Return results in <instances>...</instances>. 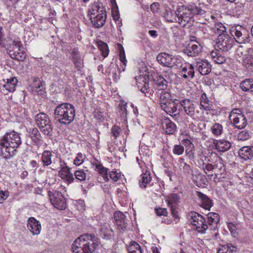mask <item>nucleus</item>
I'll list each match as a JSON object with an SVG mask.
<instances>
[{
  "instance_id": "obj_45",
  "label": "nucleus",
  "mask_w": 253,
  "mask_h": 253,
  "mask_svg": "<svg viewBox=\"0 0 253 253\" xmlns=\"http://www.w3.org/2000/svg\"><path fill=\"white\" fill-rule=\"evenodd\" d=\"M129 253H142V250L140 246L134 241H131V244L128 248Z\"/></svg>"
},
{
  "instance_id": "obj_64",
  "label": "nucleus",
  "mask_w": 253,
  "mask_h": 253,
  "mask_svg": "<svg viewBox=\"0 0 253 253\" xmlns=\"http://www.w3.org/2000/svg\"><path fill=\"white\" fill-rule=\"evenodd\" d=\"M109 176L114 181H116L119 179V174L116 171H112L109 172Z\"/></svg>"
},
{
  "instance_id": "obj_22",
  "label": "nucleus",
  "mask_w": 253,
  "mask_h": 253,
  "mask_svg": "<svg viewBox=\"0 0 253 253\" xmlns=\"http://www.w3.org/2000/svg\"><path fill=\"white\" fill-rule=\"evenodd\" d=\"M239 156L244 160H251L253 158V146H245L238 151Z\"/></svg>"
},
{
  "instance_id": "obj_29",
  "label": "nucleus",
  "mask_w": 253,
  "mask_h": 253,
  "mask_svg": "<svg viewBox=\"0 0 253 253\" xmlns=\"http://www.w3.org/2000/svg\"><path fill=\"white\" fill-rule=\"evenodd\" d=\"M100 235L104 239L108 240L113 235V231L109 224H103L100 226Z\"/></svg>"
},
{
  "instance_id": "obj_46",
  "label": "nucleus",
  "mask_w": 253,
  "mask_h": 253,
  "mask_svg": "<svg viewBox=\"0 0 253 253\" xmlns=\"http://www.w3.org/2000/svg\"><path fill=\"white\" fill-rule=\"evenodd\" d=\"M98 46L100 50L101 51L102 56L104 57H107L109 51L107 43L102 41H100L98 42Z\"/></svg>"
},
{
  "instance_id": "obj_2",
  "label": "nucleus",
  "mask_w": 253,
  "mask_h": 253,
  "mask_svg": "<svg viewBox=\"0 0 253 253\" xmlns=\"http://www.w3.org/2000/svg\"><path fill=\"white\" fill-rule=\"evenodd\" d=\"M20 134L12 130L6 132L0 138V156L8 159L14 156L17 149L21 144Z\"/></svg>"
},
{
  "instance_id": "obj_62",
  "label": "nucleus",
  "mask_w": 253,
  "mask_h": 253,
  "mask_svg": "<svg viewBox=\"0 0 253 253\" xmlns=\"http://www.w3.org/2000/svg\"><path fill=\"white\" fill-rule=\"evenodd\" d=\"M203 169L205 170V172H207V171H208L209 172L212 171L214 169V167L213 166V165H212L211 164H205L204 163L203 164Z\"/></svg>"
},
{
  "instance_id": "obj_44",
  "label": "nucleus",
  "mask_w": 253,
  "mask_h": 253,
  "mask_svg": "<svg viewBox=\"0 0 253 253\" xmlns=\"http://www.w3.org/2000/svg\"><path fill=\"white\" fill-rule=\"evenodd\" d=\"M200 105L201 108L205 110H210L211 108L210 104H209V100L205 93H203L201 95Z\"/></svg>"
},
{
  "instance_id": "obj_21",
  "label": "nucleus",
  "mask_w": 253,
  "mask_h": 253,
  "mask_svg": "<svg viewBox=\"0 0 253 253\" xmlns=\"http://www.w3.org/2000/svg\"><path fill=\"white\" fill-rule=\"evenodd\" d=\"M27 227L33 235L39 234L42 228L40 222L33 217H31L28 219Z\"/></svg>"
},
{
  "instance_id": "obj_32",
  "label": "nucleus",
  "mask_w": 253,
  "mask_h": 253,
  "mask_svg": "<svg viewBox=\"0 0 253 253\" xmlns=\"http://www.w3.org/2000/svg\"><path fill=\"white\" fill-rule=\"evenodd\" d=\"M93 166H95L96 170L99 172V173L102 176L104 179L108 181L109 180L108 178V171L109 169L106 168H105L103 165L100 163H92Z\"/></svg>"
},
{
  "instance_id": "obj_56",
  "label": "nucleus",
  "mask_w": 253,
  "mask_h": 253,
  "mask_svg": "<svg viewBox=\"0 0 253 253\" xmlns=\"http://www.w3.org/2000/svg\"><path fill=\"white\" fill-rule=\"evenodd\" d=\"M84 161V156L81 153H79L77 154V157L74 160V164L76 166H79Z\"/></svg>"
},
{
  "instance_id": "obj_7",
  "label": "nucleus",
  "mask_w": 253,
  "mask_h": 253,
  "mask_svg": "<svg viewBox=\"0 0 253 253\" xmlns=\"http://www.w3.org/2000/svg\"><path fill=\"white\" fill-rule=\"evenodd\" d=\"M229 119L235 127L242 129L247 125V119L240 109L233 110L229 116Z\"/></svg>"
},
{
  "instance_id": "obj_27",
  "label": "nucleus",
  "mask_w": 253,
  "mask_h": 253,
  "mask_svg": "<svg viewBox=\"0 0 253 253\" xmlns=\"http://www.w3.org/2000/svg\"><path fill=\"white\" fill-rule=\"evenodd\" d=\"M162 124L163 129L168 134H172L176 130V125L169 119H165Z\"/></svg>"
},
{
  "instance_id": "obj_48",
  "label": "nucleus",
  "mask_w": 253,
  "mask_h": 253,
  "mask_svg": "<svg viewBox=\"0 0 253 253\" xmlns=\"http://www.w3.org/2000/svg\"><path fill=\"white\" fill-rule=\"evenodd\" d=\"M76 178L80 181H84L86 177V174L83 169L76 170L74 172Z\"/></svg>"
},
{
  "instance_id": "obj_33",
  "label": "nucleus",
  "mask_w": 253,
  "mask_h": 253,
  "mask_svg": "<svg viewBox=\"0 0 253 253\" xmlns=\"http://www.w3.org/2000/svg\"><path fill=\"white\" fill-rule=\"evenodd\" d=\"M51 152L49 150L44 151L41 157V160L43 166H48L52 163L51 157H52Z\"/></svg>"
},
{
  "instance_id": "obj_11",
  "label": "nucleus",
  "mask_w": 253,
  "mask_h": 253,
  "mask_svg": "<svg viewBox=\"0 0 253 253\" xmlns=\"http://www.w3.org/2000/svg\"><path fill=\"white\" fill-rule=\"evenodd\" d=\"M115 222L121 231H125L127 229L128 219L126 216L120 211H117L114 214Z\"/></svg>"
},
{
  "instance_id": "obj_59",
  "label": "nucleus",
  "mask_w": 253,
  "mask_h": 253,
  "mask_svg": "<svg viewBox=\"0 0 253 253\" xmlns=\"http://www.w3.org/2000/svg\"><path fill=\"white\" fill-rule=\"evenodd\" d=\"M160 5L158 2H155L152 3L150 5V9L153 13H158Z\"/></svg>"
},
{
  "instance_id": "obj_58",
  "label": "nucleus",
  "mask_w": 253,
  "mask_h": 253,
  "mask_svg": "<svg viewBox=\"0 0 253 253\" xmlns=\"http://www.w3.org/2000/svg\"><path fill=\"white\" fill-rule=\"evenodd\" d=\"M9 196V192L8 191H0V204H2L3 203L4 201L6 199V198Z\"/></svg>"
},
{
  "instance_id": "obj_28",
  "label": "nucleus",
  "mask_w": 253,
  "mask_h": 253,
  "mask_svg": "<svg viewBox=\"0 0 253 253\" xmlns=\"http://www.w3.org/2000/svg\"><path fill=\"white\" fill-rule=\"evenodd\" d=\"M194 67L192 64H188L186 66L182 67L180 71V75L184 79L188 77L192 79L194 77Z\"/></svg>"
},
{
  "instance_id": "obj_18",
  "label": "nucleus",
  "mask_w": 253,
  "mask_h": 253,
  "mask_svg": "<svg viewBox=\"0 0 253 253\" xmlns=\"http://www.w3.org/2000/svg\"><path fill=\"white\" fill-rule=\"evenodd\" d=\"M89 17L93 26L95 28H100L104 25L107 14L106 13H102L101 14Z\"/></svg>"
},
{
  "instance_id": "obj_54",
  "label": "nucleus",
  "mask_w": 253,
  "mask_h": 253,
  "mask_svg": "<svg viewBox=\"0 0 253 253\" xmlns=\"http://www.w3.org/2000/svg\"><path fill=\"white\" fill-rule=\"evenodd\" d=\"M171 63L172 64L171 65L170 68H172L174 66H176L177 67L181 68L182 67V63L181 60L174 56H173Z\"/></svg>"
},
{
  "instance_id": "obj_4",
  "label": "nucleus",
  "mask_w": 253,
  "mask_h": 253,
  "mask_svg": "<svg viewBox=\"0 0 253 253\" xmlns=\"http://www.w3.org/2000/svg\"><path fill=\"white\" fill-rule=\"evenodd\" d=\"M75 109L68 103H63L57 105L54 110V118L61 125H68L74 120Z\"/></svg>"
},
{
  "instance_id": "obj_31",
  "label": "nucleus",
  "mask_w": 253,
  "mask_h": 253,
  "mask_svg": "<svg viewBox=\"0 0 253 253\" xmlns=\"http://www.w3.org/2000/svg\"><path fill=\"white\" fill-rule=\"evenodd\" d=\"M163 17L165 20L170 23L177 22V16L175 11H172L170 8L167 7L163 13Z\"/></svg>"
},
{
  "instance_id": "obj_39",
  "label": "nucleus",
  "mask_w": 253,
  "mask_h": 253,
  "mask_svg": "<svg viewBox=\"0 0 253 253\" xmlns=\"http://www.w3.org/2000/svg\"><path fill=\"white\" fill-rule=\"evenodd\" d=\"M151 180V176L149 172H146L141 175V179L139 180L140 186L141 188H146L148 183Z\"/></svg>"
},
{
  "instance_id": "obj_63",
  "label": "nucleus",
  "mask_w": 253,
  "mask_h": 253,
  "mask_svg": "<svg viewBox=\"0 0 253 253\" xmlns=\"http://www.w3.org/2000/svg\"><path fill=\"white\" fill-rule=\"evenodd\" d=\"M156 214L159 216L165 215L166 216L168 214L167 210L166 209H155Z\"/></svg>"
},
{
  "instance_id": "obj_37",
  "label": "nucleus",
  "mask_w": 253,
  "mask_h": 253,
  "mask_svg": "<svg viewBox=\"0 0 253 253\" xmlns=\"http://www.w3.org/2000/svg\"><path fill=\"white\" fill-rule=\"evenodd\" d=\"M170 94L166 91H162L160 95V101L161 107H163V106L166 105V104L169 103L172 100L170 99Z\"/></svg>"
},
{
  "instance_id": "obj_14",
  "label": "nucleus",
  "mask_w": 253,
  "mask_h": 253,
  "mask_svg": "<svg viewBox=\"0 0 253 253\" xmlns=\"http://www.w3.org/2000/svg\"><path fill=\"white\" fill-rule=\"evenodd\" d=\"M196 196L198 197L199 205L203 208L210 211L213 206L212 201L207 195L200 191L196 192Z\"/></svg>"
},
{
  "instance_id": "obj_3",
  "label": "nucleus",
  "mask_w": 253,
  "mask_h": 253,
  "mask_svg": "<svg viewBox=\"0 0 253 253\" xmlns=\"http://www.w3.org/2000/svg\"><path fill=\"white\" fill-rule=\"evenodd\" d=\"M100 245L99 239L93 234H86L77 238L72 245L74 253H92Z\"/></svg>"
},
{
  "instance_id": "obj_47",
  "label": "nucleus",
  "mask_w": 253,
  "mask_h": 253,
  "mask_svg": "<svg viewBox=\"0 0 253 253\" xmlns=\"http://www.w3.org/2000/svg\"><path fill=\"white\" fill-rule=\"evenodd\" d=\"M126 105V103L124 104V103H122L119 106V112L120 114L122 120L124 122H126V118L127 115Z\"/></svg>"
},
{
  "instance_id": "obj_53",
  "label": "nucleus",
  "mask_w": 253,
  "mask_h": 253,
  "mask_svg": "<svg viewBox=\"0 0 253 253\" xmlns=\"http://www.w3.org/2000/svg\"><path fill=\"white\" fill-rule=\"evenodd\" d=\"M184 147L181 145H175L173 149V153L177 155H181L184 152Z\"/></svg>"
},
{
  "instance_id": "obj_1",
  "label": "nucleus",
  "mask_w": 253,
  "mask_h": 253,
  "mask_svg": "<svg viewBox=\"0 0 253 253\" xmlns=\"http://www.w3.org/2000/svg\"><path fill=\"white\" fill-rule=\"evenodd\" d=\"M189 216L192 224L196 226V230L202 234H205L208 229L215 230L218 228L219 215L215 212H209L205 216L195 211H191Z\"/></svg>"
},
{
  "instance_id": "obj_6",
  "label": "nucleus",
  "mask_w": 253,
  "mask_h": 253,
  "mask_svg": "<svg viewBox=\"0 0 253 253\" xmlns=\"http://www.w3.org/2000/svg\"><path fill=\"white\" fill-rule=\"evenodd\" d=\"M22 47V44L20 41L14 40L9 43L7 52L12 59L23 61L26 58V53L23 51H21L20 48Z\"/></svg>"
},
{
  "instance_id": "obj_15",
  "label": "nucleus",
  "mask_w": 253,
  "mask_h": 253,
  "mask_svg": "<svg viewBox=\"0 0 253 253\" xmlns=\"http://www.w3.org/2000/svg\"><path fill=\"white\" fill-rule=\"evenodd\" d=\"M179 107L183 108L187 115L190 117L194 116L195 112V106L193 101L190 99H183L180 101Z\"/></svg>"
},
{
  "instance_id": "obj_30",
  "label": "nucleus",
  "mask_w": 253,
  "mask_h": 253,
  "mask_svg": "<svg viewBox=\"0 0 253 253\" xmlns=\"http://www.w3.org/2000/svg\"><path fill=\"white\" fill-rule=\"evenodd\" d=\"M214 144L216 149L222 152L228 150L231 146L230 142L224 139L217 140Z\"/></svg>"
},
{
  "instance_id": "obj_50",
  "label": "nucleus",
  "mask_w": 253,
  "mask_h": 253,
  "mask_svg": "<svg viewBox=\"0 0 253 253\" xmlns=\"http://www.w3.org/2000/svg\"><path fill=\"white\" fill-rule=\"evenodd\" d=\"M222 126L221 125L215 123L211 127L212 132L215 135H219L222 132Z\"/></svg>"
},
{
  "instance_id": "obj_60",
  "label": "nucleus",
  "mask_w": 253,
  "mask_h": 253,
  "mask_svg": "<svg viewBox=\"0 0 253 253\" xmlns=\"http://www.w3.org/2000/svg\"><path fill=\"white\" fill-rule=\"evenodd\" d=\"M215 33L219 34V35L221 34H226V27L222 24H219L218 25V27L216 29Z\"/></svg>"
},
{
  "instance_id": "obj_57",
  "label": "nucleus",
  "mask_w": 253,
  "mask_h": 253,
  "mask_svg": "<svg viewBox=\"0 0 253 253\" xmlns=\"http://www.w3.org/2000/svg\"><path fill=\"white\" fill-rule=\"evenodd\" d=\"M61 177L62 179L67 181L69 183H72L75 180L73 174L71 172L68 174H65L64 176H61Z\"/></svg>"
},
{
  "instance_id": "obj_8",
  "label": "nucleus",
  "mask_w": 253,
  "mask_h": 253,
  "mask_svg": "<svg viewBox=\"0 0 253 253\" xmlns=\"http://www.w3.org/2000/svg\"><path fill=\"white\" fill-rule=\"evenodd\" d=\"M48 197L52 205L58 210H65L66 202L64 195L58 191H48Z\"/></svg>"
},
{
  "instance_id": "obj_20",
  "label": "nucleus",
  "mask_w": 253,
  "mask_h": 253,
  "mask_svg": "<svg viewBox=\"0 0 253 253\" xmlns=\"http://www.w3.org/2000/svg\"><path fill=\"white\" fill-rule=\"evenodd\" d=\"M173 56L167 53L166 52H162L157 56V60L162 66L167 67H171L172 61Z\"/></svg>"
},
{
  "instance_id": "obj_12",
  "label": "nucleus",
  "mask_w": 253,
  "mask_h": 253,
  "mask_svg": "<svg viewBox=\"0 0 253 253\" xmlns=\"http://www.w3.org/2000/svg\"><path fill=\"white\" fill-rule=\"evenodd\" d=\"M194 68L198 71L202 75H206L209 74L211 70V66L207 60L202 59H199L195 63Z\"/></svg>"
},
{
  "instance_id": "obj_17",
  "label": "nucleus",
  "mask_w": 253,
  "mask_h": 253,
  "mask_svg": "<svg viewBox=\"0 0 253 253\" xmlns=\"http://www.w3.org/2000/svg\"><path fill=\"white\" fill-rule=\"evenodd\" d=\"M71 57L75 68L80 71L84 67V59L79 51L74 48L71 52Z\"/></svg>"
},
{
  "instance_id": "obj_55",
  "label": "nucleus",
  "mask_w": 253,
  "mask_h": 253,
  "mask_svg": "<svg viewBox=\"0 0 253 253\" xmlns=\"http://www.w3.org/2000/svg\"><path fill=\"white\" fill-rule=\"evenodd\" d=\"M121 131V128L116 125H114L111 128V133L113 136L116 139L119 135Z\"/></svg>"
},
{
  "instance_id": "obj_5",
  "label": "nucleus",
  "mask_w": 253,
  "mask_h": 253,
  "mask_svg": "<svg viewBox=\"0 0 253 253\" xmlns=\"http://www.w3.org/2000/svg\"><path fill=\"white\" fill-rule=\"evenodd\" d=\"M35 121L41 131L44 134L51 136L53 127L49 117L44 113H40L35 117Z\"/></svg>"
},
{
  "instance_id": "obj_51",
  "label": "nucleus",
  "mask_w": 253,
  "mask_h": 253,
  "mask_svg": "<svg viewBox=\"0 0 253 253\" xmlns=\"http://www.w3.org/2000/svg\"><path fill=\"white\" fill-rule=\"evenodd\" d=\"M187 9L190 11V14L192 16V15L201 14L202 9L197 6H190L188 7Z\"/></svg>"
},
{
  "instance_id": "obj_10",
  "label": "nucleus",
  "mask_w": 253,
  "mask_h": 253,
  "mask_svg": "<svg viewBox=\"0 0 253 253\" xmlns=\"http://www.w3.org/2000/svg\"><path fill=\"white\" fill-rule=\"evenodd\" d=\"M233 39L227 34L218 35L216 46L222 51H228L233 46Z\"/></svg>"
},
{
  "instance_id": "obj_43",
  "label": "nucleus",
  "mask_w": 253,
  "mask_h": 253,
  "mask_svg": "<svg viewBox=\"0 0 253 253\" xmlns=\"http://www.w3.org/2000/svg\"><path fill=\"white\" fill-rule=\"evenodd\" d=\"M237 249L235 246L229 244L219 248L217 253H234L237 252Z\"/></svg>"
},
{
  "instance_id": "obj_24",
  "label": "nucleus",
  "mask_w": 253,
  "mask_h": 253,
  "mask_svg": "<svg viewBox=\"0 0 253 253\" xmlns=\"http://www.w3.org/2000/svg\"><path fill=\"white\" fill-rule=\"evenodd\" d=\"M34 84L32 87V91L37 94L43 96L45 93V85L44 82L40 81L38 78H35L33 80Z\"/></svg>"
},
{
  "instance_id": "obj_35",
  "label": "nucleus",
  "mask_w": 253,
  "mask_h": 253,
  "mask_svg": "<svg viewBox=\"0 0 253 253\" xmlns=\"http://www.w3.org/2000/svg\"><path fill=\"white\" fill-rule=\"evenodd\" d=\"M17 82L18 80L15 77L7 79V82L3 85V87L5 88L9 92H13L15 89Z\"/></svg>"
},
{
  "instance_id": "obj_52",
  "label": "nucleus",
  "mask_w": 253,
  "mask_h": 253,
  "mask_svg": "<svg viewBox=\"0 0 253 253\" xmlns=\"http://www.w3.org/2000/svg\"><path fill=\"white\" fill-rule=\"evenodd\" d=\"M61 169L59 171L61 176H64L65 174H68L71 172V168L66 166V164L63 162V165L60 164Z\"/></svg>"
},
{
  "instance_id": "obj_49",
  "label": "nucleus",
  "mask_w": 253,
  "mask_h": 253,
  "mask_svg": "<svg viewBox=\"0 0 253 253\" xmlns=\"http://www.w3.org/2000/svg\"><path fill=\"white\" fill-rule=\"evenodd\" d=\"M119 51H120V60L126 66L127 63V60L126 58L125 50L123 46L120 43L118 44Z\"/></svg>"
},
{
  "instance_id": "obj_34",
  "label": "nucleus",
  "mask_w": 253,
  "mask_h": 253,
  "mask_svg": "<svg viewBox=\"0 0 253 253\" xmlns=\"http://www.w3.org/2000/svg\"><path fill=\"white\" fill-rule=\"evenodd\" d=\"M241 88L244 91H253V80L246 79L240 84Z\"/></svg>"
},
{
  "instance_id": "obj_19",
  "label": "nucleus",
  "mask_w": 253,
  "mask_h": 253,
  "mask_svg": "<svg viewBox=\"0 0 253 253\" xmlns=\"http://www.w3.org/2000/svg\"><path fill=\"white\" fill-rule=\"evenodd\" d=\"M88 16H95L102 13H106V8L103 4L99 2H94L92 3L88 11Z\"/></svg>"
},
{
  "instance_id": "obj_40",
  "label": "nucleus",
  "mask_w": 253,
  "mask_h": 253,
  "mask_svg": "<svg viewBox=\"0 0 253 253\" xmlns=\"http://www.w3.org/2000/svg\"><path fill=\"white\" fill-rule=\"evenodd\" d=\"M168 82L162 76H159L157 77V80L156 81V85H157L158 89L160 90H162L164 91L167 87Z\"/></svg>"
},
{
  "instance_id": "obj_16",
  "label": "nucleus",
  "mask_w": 253,
  "mask_h": 253,
  "mask_svg": "<svg viewBox=\"0 0 253 253\" xmlns=\"http://www.w3.org/2000/svg\"><path fill=\"white\" fill-rule=\"evenodd\" d=\"M180 11L178 9L175 11V14L177 16V22L182 27H185L187 25L190 26L192 25L191 22L192 16L190 13L185 12L180 14Z\"/></svg>"
},
{
  "instance_id": "obj_36",
  "label": "nucleus",
  "mask_w": 253,
  "mask_h": 253,
  "mask_svg": "<svg viewBox=\"0 0 253 253\" xmlns=\"http://www.w3.org/2000/svg\"><path fill=\"white\" fill-rule=\"evenodd\" d=\"M211 56L214 61L218 64L224 63L226 60V57L220 52L212 51L211 52Z\"/></svg>"
},
{
  "instance_id": "obj_13",
  "label": "nucleus",
  "mask_w": 253,
  "mask_h": 253,
  "mask_svg": "<svg viewBox=\"0 0 253 253\" xmlns=\"http://www.w3.org/2000/svg\"><path fill=\"white\" fill-rule=\"evenodd\" d=\"M179 104L180 101L175 99V100H171L169 103L166 104V105L161 108L167 114L172 117H175L177 114L179 113V112L177 111V107H179Z\"/></svg>"
},
{
  "instance_id": "obj_61",
  "label": "nucleus",
  "mask_w": 253,
  "mask_h": 253,
  "mask_svg": "<svg viewBox=\"0 0 253 253\" xmlns=\"http://www.w3.org/2000/svg\"><path fill=\"white\" fill-rule=\"evenodd\" d=\"M120 70L118 68H117V69H115V70L112 71L113 79L114 81H115V82H117L120 79Z\"/></svg>"
},
{
  "instance_id": "obj_38",
  "label": "nucleus",
  "mask_w": 253,
  "mask_h": 253,
  "mask_svg": "<svg viewBox=\"0 0 253 253\" xmlns=\"http://www.w3.org/2000/svg\"><path fill=\"white\" fill-rule=\"evenodd\" d=\"M179 197L176 193H171L167 196L166 201H167L169 207L176 206L179 202Z\"/></svg>"
},
{
  "instance_id": "obj_9",
  "label": "nucleus",
  "mask_w": 253,
  "mask_h": 253,
  "mask_svg": "<svg viewBox=\"0 0 253 253\" xmlns=\"http://www.w3.org/2000/svg\"><path fill=\"white\" fill-rule=\"evenodd\" d=\"M231 34L234 39L239 43H244L249 41V32L242 26L236 27Z\"/></svg>"
},
{
  "instance_id": "obj_25",
  "label": "nucleus",
  "mask_w": 253,
  "mask_h": 253,
  "mask_svg": "<svg viewBox=\"0 0 253 253\" xmlns=\"http://www.w3.org/2000/svg\"><path fill=\"white\" fill-rule=\"evenodd\" d=\"M200 50L201 48L198 45L190 43L183 49V52L188 56L194 57L197 55Z\"/></svg>"
},
{
  "instance_id": "obj_41",
  "label": "nucleus",
  "mask_w": 253,
  "mask_h": 253,
  "mask_svg": "<svg viewBox=\"0 0 253 253\" xmlns=\"http://www.w3.org/2000/svg\"><path fill=\"white\" fill-rule=\"evenodd\" d=\"M252 137L251 131L246 129L240 131L237 134V139L239 141H246L250 139Z\"/></svg>"
},
{
  "instance_id": "obj_42",
  "label": "nucleus",
  "mask_w": 253,
  "mask_h": 253,
  "mask_svg": "<svg viewBox=\"0 0 253 253\" xmlns=\"http://www.w3.org/2000/svg\"><path fill=\"white\" fill-rule=\"evenodd\" d=\"M179 161L180 164V167L182 168L183 172L187 175L192 174L193 172V169L191 168L189 165L184 162V159L180 158Z\"/></svg>"
},
{
  "instance_id": "obj_26",
  "label": "nucleus",
  "mask_w": 253,
  "mask_h": 253,
  "mask_svg": "<svg viewBox=\"0 0 253 253\" xmlns=\"http://www.w3.org/2000/svg\"><path fill=\"white\" fill-rule=\"evenodd\" d=\"M213 166L214 169L217 171V173H215V178H217L218 175H222L225 174V167L223 164V160L220 157H218L215 161Z\"/></svg>"
},
{
  "instance_id": "obj_23",
  "label": "nucleus",
  "mask_w": 253,
  "mask_h": 253,
  "mask_svg": "<svg viewBox=\"0 0 253 253\" xmlns=\"http://www.w3.org/2000/svg\"><path fill=\"white\" fill-rule=\"evenodd\" d=\"M29 132L33 144L37 146L41 145L42 143V136L38 128H30Z\"/></svg>"
}]
</instances>
